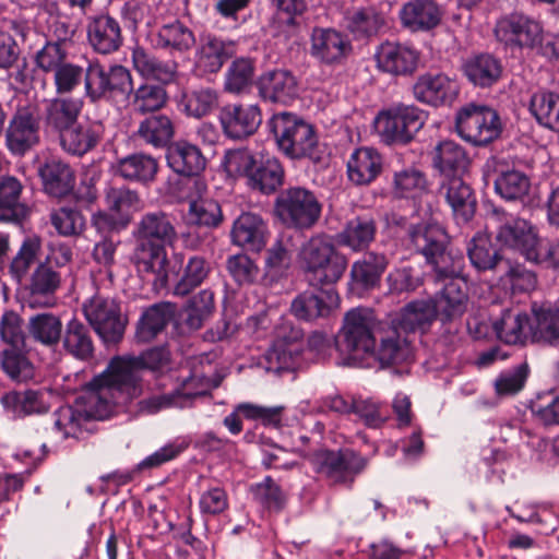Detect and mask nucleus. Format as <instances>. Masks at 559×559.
Segmentation results:
<instances>
[{
    "instance_id": "f257e3e1",
    "label": "nucleus",
    "mask_w": 559,
    "mask_h": 559,
    "mask_svg": "<svg viewBox=\"0 0 559 559\" xmlns=\"http://www.w3.org/2000/svg\"><path fill=\"white\" fill-rule=\"evenodd\" d=\"M134 262L143 272L153 273L156 283L166 287L171 277H177L182 266V254L167 255L166 247L173 246L178 234L175 218L164 211L144 213L134 224Z\"/></svg>"
},
{
    "instance_id": "f03ea898",
    "label": "nucleus",
    "mask_w": 559,
    "mask_h": 559,
    "mask_svg": "<svg viewBox=\"0 0 559 559\" xmlns=\"http://www.w3.org/2000/svg\"><path fill=\"white\" fill-rule=\"evenodd\" d=\"M122 407L102 374L95 377L86 391L72 405L59 407L53 413V427L63 439H79L87 431L93 419H105Z\"/></svg>"
},
{
    "instance_id": "7ed1b4c3",
    "label": "nucleus",
    "mask_w": 559,
    "mask_h": 559,
    "mask_svg": "<svg viewBox=\"0 0 559 559\" xmlns=\"http://www.w3.org/2000/svg\"><path fill=\"white\" fill-rule=\"evenodd\" d=\"M394 223L405 227L408 247L425 257L432 266L437 282L462 280L463 255L447 249L449 237L443 227L426 223L407 225L403 217Z\"/></svg>"
},
{
    "instance_id": "20e7f679",
    "label": "nucleus",
    "mask_w": 559,
    "mask_h": 559,
    "mask_svg": "<svg viewBox=\"0 0 559 559\" xmlns=\"http://www.w3.org/2000/svg\"><path fill=\"white\" fill-rule=\"evenodd\" d=\"M169 361L168 352L162 347L148 349L138 357H114L100 373L122 407L144 395L140 372L143 369L158 370Z\"/></svg>"
},
{
    "instance_id": "39448f33",
    "label": "nucleus",
    "mask_w": 559,
    "mask_h": 559,
    "mask_svg": "<svg viewBox=\"0 0 559 559\" xmlns=\"http://www.w3.org/2000/svg\"><path fill=\"white\" fill-rule=\"evenodd\" d=\"M377 325V319L370 309L355 308L346 312L336 344L352 364L370 366L369 356L376 344Z\"/></svg>"
},
{
    "instance_id": "423d86ee",
    "label": "nucleus",
    "mask_w": 559,
    "mask_h": 559,
    "mask_svg": "<svg viewBox=\"0 0 559 559\" xmlns=\"http://www.w3.org/2000/svg\"><path fill=\"white\" fill-rule=\"evenodd\" d=\"M269 127L277 148L290 159L317 158L318 135L312 124L295 114L273 115Z\"/></svg>"
},
{
    "instance_id": "0eeeda50",
    "label": "nucleus",
    "mask_w": 559,
    "mask_h": 559,
    "mask_svg": "<svg viewBox=\"0 0 559 559\" xmlns=\"http://www.w3.org/2000/svg\"><path fill=\"white\" fill-rule=\"evenodd\" d=\"M133 92L131 72L121 64L106 67L99 60L87 61L85 96L97 103L103 99L127 100Z\"/></svg>"
},
{
    "instance_id": "6e6552de",
    "label": "nucleus",
    "mask_w": 559,
    "mask_h": 559,
    "mask_svg": "<svg viewBox=\"0 0 559 559\" xmlns=\"http://www.w3.org/2000/svg\"><path fill=\"white\" fill-rule=\"evenodd\" d=\"M455 128L464 141L481 146L500 135L501 121L492 108L468 104L456 114Z\"/></svg>"
},
{
    "instance_id": "1a4fd4ad",
    "label": "nucleus",
    "mask_w": 559,
    "mask_h": 559,
    "mask_svg": "<svg viewBox=\"0 0 559 559\" xmlns=\"http://www.w3.org/2000/svg\"><path fill=\"white\" fill-rule=\"evenodd\" d=\"M427 120V112L414 105L399 104L381 111L377 126L381 136L389 143H408Z\"/></svg>"
},
{
    "instance_id": "9d476101",
    "label": "nucleus",
    "mask_w": 559,
    "mask_h": 559,
    "mask_svg": "<svg viewBox=\"0 0 559 559\" xmlns=\"http://www.w3.org/2000/svg\"><path fill=\"white\" fill-rule=\"evenodd\" d=\"M316 472L334 485L352 486L356 476L367 466L368 460L352 449L321 450L314 453Z\"/></svg>"
},
{
    "instance_id": "9b49d317",
    "label": "nucleus",
    "mask_w": 559,
    "mask_h": 559,
    "mask_svg": "<svg viewBox=\"0 0 559 559\" xmlns=\"http://www.w3.org/2000/svg\"><path fill=\"white\" fill-rule=\"evenodd\" d=\"M275 212L285 224L309 228L319 219L321 204L310 190L289 187L277 195Z\"/></svg>"
},
{
    "instance_id": "f8f14e48",
    "label": "nucleus",
    "mask_w": 559,
    "mask_h": 559,
    "mask_svg": "<svg viewBox=\"0 0 559 559\" xmlns=\"http://www.w3.org/2000/svg\"><path fill=\"white\" fill-rule=\"evenodd\" d=\"M86 320L106 343H118L126 330L127 319L122 317L116 300L102 295L93 296L83 306Z\"/></svg>"
},
{
    "instance_id": "ddd939ff",
    "label": "nucleus",
    "mask_w": 559,
    "mask_h": 559,
    "mask_svg": "<svg viewBox=\"0 0 559 559\" xmlns=\"http://www.w3.org/2000/svg\"><path fill=\"white\" fill-rule=\"evenodd\" d=\"M495 34L499 41L521 49H535L544 40L540 22L522 13H512L500 19L496 24Z\"/></svg>"
},
{
    "instance_id": "4468645a",
    "label": "nucleus",
    "mask_w": 559,
    "mask_h": 559,
    "mask_svg": "<svg viewBox=\"0 0 559 559\" xmlns=\"http://www.w3.org/2000/svg\"><path fill=\"white\" fill-rule=\"evenodd\" d=\"M353 46L348 36L335 28L316 27L310 36V55L319 63L338 67L352 55Z\"/></svg>"
},
{
    "instance_id": "2eb2a0df",
    "label": "nucleus",
    "mask_w": 559,
    "mask_h": 559,
    "mask_svg": "<svg viewBox=\"0 0 559 559\" xmlns=\"http://www.w3.org/2000/svg\"><path fill=\"white\" fill-rule=\"evenodd\" d=\"M106 204L109 213H99L94 217L98 228L123 229L131 221V212L141 209L138 193L127 188H109Z\"/></svg>"
},
{
    "instance_id": "dca6fc26",
    "label": "nucleus",
    "mask_w": 559,
    "mask_h": 559,
    "mask_svg": "<svg viewBox=\"0 0 559 559\" xmlns=\"http://www.w3.org/2000/svg\"><path fill=\"white\" fill-rule=\"evenodd\" d=\"M413 359V347L407 333L395 323L381 329L379 345L373 347L369 362L378 361L382 368L401 365Z\"/></svg>"
},
{
    "instance_id": "f3484780",
    "label": "nucleus",
    "mask_w": 559,
    "mask_h": 559,
    "mask_svg": "<svg viewBox=\"0 0 559 559\" xmlns=\"http://www.w3.org/2000/svg\"><path fill=\"white\" fill-rule=\"evenodd\" d=\"M225 135L242 140L257 132L262 122V112L257 104H227L219 112Z\"/></svg>"
},
{
    "instance_id": "a211bd4d",
    "label": "nucleus",
    "mask_w": 559,
    "mask_h": 559,
    "mask_svg": "<svg viewBox=\"0 0 559 559\" xmlns=\"http://www.w3.org/2000/svg\"><path fill=\"white\" fill-rule=\"evenodd\" d=\"M438 194L451 207L457 223H467L473 218L477 201L473 189L461 176L443 178Z\"/></svg>"
},
{
    "instance_id": "6ab92c4d",
    "label": "nucleus",
    "mask_w": 559,
    "mask_h": 559,
    "mask_svg": "<svg viewBox=\"0 0 559 559\" xmlns=\"http://www.w3.org/2000/svg\"><path fill=\"white\" fill-rule=\"evenodd\" d=\"M62 283V272L49 269L41 262L35 267L25 287L26 302L31 308H49L55 305V294Z\"/></svg>"
},
{
    "instance_id": "aec40b11",
    "label": "nucleus",
    "mask_w": 559,
    "mask_h": 559,
    "mask_svg": "<svg viewBox=\"0 0 559 559\" xmlns=\"http://www.w3.org/2000/svg\"><path fill=\"white\" fill-rule=\"evenodd\" d=\"M38 141V123L34 110L31 107L19 108L5 131L9 151L16 155H23Z\"/></svg>"
},
{
    "instance_id": "412c9836",
    "label": "nucleus",
    "mask_w": 559,
    "mask_h": 559,
    "mask_svg": "<svg viewBox=\"0 0 559 559\" xmlns=\"http://www.w3.org/2000/svg\"><path fill=\"white\" fill-rule=\"evenodd\" d=\"M236 53V43L205 34L200 37L194 55V66L201 73H216Z\"/></svg>"
},
{
    "instance_id": "4be33fe9",
    "label": "nucleus",
    "mask_w": 559,
    "mask_h": 559,
    "mask_svg": "<svg viewBox=\"0 0 559 559\" xmlns=\"http://www.w3.org/2000/svg\"><path fill=\"white\" fill-rule=\"evenodd\" d=\"M87 43L99 55H110L122 45L123 37L119 22L108 14L88 20L86 25Z\"/></svg>"
},
{
    "instance_id": "5701e85b",
    "label": "nucleus",
    "mask_w": 559,
    "mask_h": 559,
    "mask_svg": "<svg viewBox=\"0 0 559 559\" xmlns=\"http://www.w3.org/2000/svg\"><path fill=\"white\" fill-rule=\"evenodd\" d=\"M443 11L435 0H408L399 11L401 25L413 32H429L442 20Z\"/></svg>"
},
{
    "instance_id": "b1692460",
    "label": "nucleus",
    "mask_w": 559,
    "mask_h": 559,
    "mask_svg": "<svg viewBox=\"0 0 559 559\" xmlns=\"http://www.w3.org/2000/svg\"><path fill=\"white\" fill-rule=\"evenodd\" d=\"M104 133L105 127L99 120L76 122L71 129L62 132L60 144L69 154L83 156L99 144Z\"/></svg>"
},
{
    "instance_id": "393cba45",
    "label": "nucleus",
    "mask_w": 559,
    "mask_h": 559,
    "mask_svg": "<svg viewBox=\"0 0 559 559\" xmlns=\"http://www.w3.org/2000/svg\"><path fill=\"white\" fill-rule=\"evenodd\" d=\"M267 225L255 213L243 212L235 221L230 236L233 243L252 251H261L267 240Z\"/></svg>"
},
{
    "instance_id": "a878e982",
    "label": "nucleus",
    "mask_w": 559,
    "mask_h": 559,
    "mask_svg": "<svg viewBox=\"0 0 559 559\" xmlns=\"http://www.w3.org/2000/svg\"><path fill=\"white\" fill-rule=\"evenodd\" d=\"M497 240L519 250L528 261L536 258L539 239L534 227L523 218H511L502 224L497 231Z\"/></svg>"
},
{
    "instance_id": "bb28decb",
    "label": "nucleus",
    "mask_w": 559,
    "mask_h": 559,
    "mask_svg": "<svg viewBox=\"0 0 559 559\" xmlns=\"http://www.w3.org/2000/svg\"><path fill=\"white\" fill-rule=\"evenodd\" d=\"M414 97L431 106L453 102L459 93L457 85L444 74H425L413 86Z\"/></svg>"
},
{
    "instance_id": "cd10ccee",
    "label": "nucleus",
    "mask_w": 559,
    "mask_h": 559,
    "mask_svg": "<svg viewBox=\"0 0 559 559\" xmlns=\"http://www.w3.org/2000/svg\"><path fill=\"white\" fill-rule=\"evenodd\" d=\"M83 108V100L79 97H55L45 103L44 122L48 129H51L62 135L68 129H71L76 122Z\"/></svg>"
},
{
    "instance_id": "c85d7f7f",
    "label": "nucleus",
    "mask_w": 559,
    "mask_h": 559,
    "mask_svg": "<svg viewBox=\"0 0 559 559\" xmlns=\"http://www.w3.org/2000/svg\"><path fill=\"white\" fill-rule=\"evenodd\" d=\"M131 60L135 71L147 80L170 84L178 78V63L176 61L160 60L141 46H135L132 49Z\"/></svg>"
},
{
    "instance_id": "c756f323",
    "label": "nucleus",
    "mask_w": 559,
    "mask_h": 559,
    "mask_svg": "<svg viewBox=\"0 0 559 559\" xmlns=\"http://www.w3.org/2000/svg\"><path fill=\"white\" fill-rule=\"evenodd\" d=\"M378 68L384 72L401 75L413 73L417 67L416 50L399 43L385 41L376 52Z\"/></svg>"
},
{
    "instance_id": "7c9ffc66",
    "label": "nucleus",
    "mask_w": 559,
    "mask_h": 559,
    "mask_svg": "<svg viewBox=\"0 0 559 559\" xmlns=\"http://www.w3.org/2000/svg\"><path fill=\"white\" fill-rule=\"evenodd\" d=\"M467 302L466 284L462 280H452L445 283L432 300L437 316L442 322H451L461 318L467 309Z\"/></svg>"
},
{
    "instance_id": "2f4dec72",
    "label": "nucleus",
    "mask_w": 559,
    "mask_h": 559,
    "mask_svg": "<svg viewBox=\"0 0 559 559\" xmlns=\"http://www.w3.org/2000/svg\"><path fill=\"white\" fill-rule=\"evenodd\" d=\"M166 159L173 171L186 177H198L206 166V158L201 150L186 141L170 144L167 148Z\"/></svg>"
},
{
    "instance_id": "473e14b6",
    "label": "nucleus",
    "mask_w": 559,
    "mask_h": 559,
    "mask_svg": "<svg viewBox=\"0 0 559 559\" xmlns=\"http://www.w3.org/2000/svg\"><path fill=\"white\" fill-rule=\"evenodd\" d=\"M383 160L373 147H359L353 152L347 162V176L356 186H367L381 174Z\"/></svg>"
},
{
    "instance_id": "72a5a7b5",
    "label": "nucleus",
    "mask_w": 559,
    "mask_h": 559,
    "mask_svg": "<svg viewBox=\"0 0 559 559\" xmlns=\"http://www.w3.org/2000/svg\"><path fill=\"white\" fill-rule=\"evenodd\" d=\"M262 98L287 104L298 96L296 78L287 70H274L263 74L258 83Z\"/></svg>"
},
{
    "instance_id": "f704fd0d",
    "label": "nucleus",
    "mask_w": 559,
    "mask_h": 559,
    "mask_svg": "<svg viewBox=\"0 0 559 559\" xmlns=\"http://www.w3.org/2000/svg\"><path fill=\"white\" fill-rule=\"evenodd\" d=\"M44 190L53 198H63L71 193L75 176L71 167L60 159H49L38 168Z\"/></svg>"
},
{
    "instance_id": "c9c22d12",
    "label": "nucleus",
    "mask_w": 559,
    "mask_h": 559,
    "mask_svg": "<svg viewBox=\"0 0 559 559\" xmlns=\"http://www.w3.org/2000/svg\"><path fill=\"white\" fill-rule=\"evenodd\" d=\"M198 393L188 391H173L170 393L151 392L140 399L136 404L132 402L126 407H116V411H126L134 415H154L160 411L170 407H183L188 401L197 396Z\"/></svg>"
},
{
    "instance_id": "e433bc0d",
    "label": "nucleus",
    "mask_w": 559,
    "mask_h": 559,
    "mask_svg": "<svg viewBox=\"0 0 559 559\" xmlns=\"http://www.w3.org/2000/svg\"><path fill=\"white\" fill-rule=\"evenodd\" d=\"M154 46L171 55L186 53L195 45L193 32L180 21L164 24L153 35Z\"/></svg>"
},
{
    "instance_id": "4c0bfd02",
    "label": "nucleus",
    "mask_w": 559,
    "mask_h": 559,
    "mask_svg": "<svg viewBox=\"0 0 559 559\" xmlns=\"http://www.w3.org/2000/svg\"><path fill=\"white\" fill-rule=\"evenodd\" d=\"M431 159L433 167L443 178L460 176L469 163L465 150L451 140L438 143L431 153Z\"/></svg>"
},
{
    "instance_id": "58836bf2",
    "label": "nucleus",
    "mask_w": 559,
    "mask_h": 559,
    "mask_svg": "<svg viewBox=\"0 0 559 559\" xmlns=\"http://www.w3.org/2000/svg\"><path fill=\"white\" fill-rule=\"evenodd\" d=\"M377 233L376 221L370 216H357L349 219L337 235V242L353 251H361L370 246Z\"/></svg>"
},
{
    "instance_id": "ea45409f",
    "label": "nucleus",
    "mask_w": 559,
    "mask_h": 559,
    "mask_svg": "<svg viewBox=\"0 0 559 559\" xmlns=\"http://www.w3.org/2000/svg\"><path fill=\"white\" fill-rule=\"evenodd\" d=\"M1 404L16 417L44 414L49 409L45 394L37 390L10 391L2 395Z\"/></svg>"
},
{
    "instance_id": "a19ab883",
    "label": "nucleus",
    "mask_w": 559,
    "mask_h": 559,
    "mask_svg": "<svg viewBox=\"0 0 559 559\" xmlns=\"http://www.w3.org/2000/svg\"><path fill=\"white\" fill-rule=\"evenodd\" d=\"M531 326L532 320L526 313L508 309L493 322L492 330L506 344H518L531 336Z\"/></svg>"
},
{
    "instance_id": "79ce46f5",
    "label": "nucleus",
    "mask_w": 559,
    "mask_h": 559,
    "mask_svg": "<svg viewBox=\"0 0 559 559\" xmlns=\"http://www.w3.org/2000/svg\"><path fill=\"white\" fill-rule=\"evenodd\" d=\"M384 26V14L372 5L355 9L346 15V27L357 39L377 36Z\"/></svg>"
},
{
    "instance_id": "37998d69",
    "label": "nucleus",
    "mask_w": 559,
    "mask_h": 559,
    "mask_svg": "<svg viewBox=\"0 0 559 559\" xmlns=\"http://www.w3.org/2000/svg\"><path fill=\"white\" fill-rule=\"evenodd\" d=\"M116 170L126 180L148 183L157 175L158 162L151 155L136 153L121 158Z\"/></svg>"
},
{
    "instance_id": "c03bdc74",
    "label": "nucleus",
    "mask_w": 559,
    "mask_h": 559,
    "mask_svg": "<svg viewBox=\"0 0 559 559\" xmlns=\"http://www.w3.org/2000/svg\"><path fill=\"white\" fill-rule=\"evenodd\" d=\"M61 319L51 312H41L29 318L27 332L32 340L46 347H55L62 337Z\"/></svg>"
},
{
    "instance_id": "a18cd8bd",
    "label": "nucleus",
    "mask_w": 559,
    "mask_h": 559,
    "mask_svg": "<svg viewBox=\"0 0 559 559\" xmlns=\"http://www.w3.org/2000/svg\"><path fill=\"white\" fill-rule=\"evenodd\" d=\"M209 273V262L200 255H192L186 264L182 261V266L178 276L171 277L168 283L170 281H176L173 293L176 296L183 297L200 286L207 277Z\"/></svg>"
},
{
    "instance_id": "49530a36",
    "label": "nucleus",
    "mask_w": 559,
    "mask_h": 559,
    "mask_svg": "<svg viewBox=\"0 0 559 559\" xmlns=\"http://www.w3.org/2000/svg\"><path fill=\"white\" fill-rule=\"evenodd\" d=\"M388 265L389 260L385 254L369 251L353 263L350 275L362 287L371 288L378 285Z\"/></svg>"
},
{
    "instance_id": "de8ad7c7",
    "label": "nucleus",
    "mask_w": 559,
    "mask_h": 559,
    "mask_svg": "<svg viewBox=\"0 0 559 559\" xmlns=\"http://www.w3.org/2000/svg\"><path fill=\"white\" fill-rule=\"evenodd\" d=\"M63 348L80 360H87L93 356L94 343L91 331L76 318L71 319L66 325Z\"/></svg>"
},
{
    "instance_id": "09e8293b",
    "label": "nucleus",
    "mask_w": 559,
    "mask_h": 559,
    "mask_svg": "<svg viewBox=\"0 0 559 559\" xmlns=\"http://www.w3.org/2000/svg\"><path fill=\"white\" fill-rule=\"evenodd\" d=\"M466 250L471 264L477 271L501 267L504 261L493 247L490 237L480 231L468 241Z\"/></svg>"
},
{
    "instance_id": "8fccbe9b",
    "label": "nucleus",
    "mask_w": 559,
    "mask_h": 559,
    "mask_svg": "<svg viewBox=\"0 0 559 559\" xmlns=\"http://www.w3.org/2000/svg\"><path fill=\"white\" fill-rule=\"evenodd\" d=\"M437 317L432 300H414L401 310L396 325L405 333L417 330L424 331L429 328Z\"/></svg>"
},
{
    "instance_id": "3c124183",
    "label": "nucleus",
    "mask_w": 559,
    "mask_h": 559,
    "mask_svg": "<svg viewBox=\"0 0 559 559\" xmlns=\"http://www.w3.org/2000/svg\"><path fill=\"white\" fill-rule=\"evenodd\" d=\"M2 371L13 381L26 382L35 377V366L25 347H4L0 354Z\"/></svg>"
},
{
    "instance_id": "603ef678",
    "label": "nucleus",
    "mask_w": 559,
    "mask_h": 559,
    "mask_svg": "<svg viewBox=\"0 0 559 559\" xmlns=\"http://www.w3.org/2000/svg\"><path fill=\"white\" fill-rule=\"evenodd\" d=\"M284 169L275 157L266 158L254 165L247 181L248 186L262 193L270 194L283 185Z\"/></svg>"
},
{
    "instance_id": "864d4df0",
    "label": "nucleus",
    "mask_w": 559,
    "mask_h": 559,
    "mask_svg": "<svg viewBox=\"0 0 559 559\" xmlns=\"http://www.w3.org/2000/svg\"><path fill=\"white\" fill-rule=\"evenodd\" d=\"M174 314V307L169 302L153 305L146 309L138 323L136 338L147 343L164 330Z\"/></svg>"
},
{
    "instance_id": "5fc2aeb1",
    "label": "nucleus",
    "mask_w": 559,
    "mask_h": 559,
    "mask_svg": "<svg viewBox=\"0 0 559 559\" xmlns=\"http://www.w3.org/2000/svg\"><path fill=\"white\" fill-rule=\"evenodd\" d=\"M530 111L537 122L552 131H559V94L549 91L534 93Z\"/></svg>"
},
{
    "instance_id": "6e6d98bb",
    "label": "nucleus",
    "mask_w": 559,
    "mask_h": 559,
    "mask_svg": "<svg viewBox=\"0 0 559 559\" xmlns=\"http://www.w3.org/2000/svg\"><path fill=\"white\" fill-rule=\"evenodd\" d=\"M531 326L533 341L559 345V309L539 308L533 310Z\"/></svg>"
},
{
    "instance_id": "4d7b16f0",
    "label": "nucleus",
    "mask_w": 559,
    "mask_h": 559,
    "mask_svg": "<svg viewBox=\"0 0 559 559\" xmlns=\"http://www.w3.org/2000/svg\"><path fill=\"white\" fill-rule=\"evenodd\" d=\"M464 73L474 85L486 87L500 78L501 64L490 55H479L465 62Z\"/></svg>"
},
{
    "instance_id": "13d9d810",
    "label": "nucleus",
    "mask_w": 559,
    "mask_h": 559,
    "mask_svg": "<svg viewBox=\"0 0 559 559\" xmlns=\"http://www.w3.org/2000/svg\"><path fill=\"white\" fill-rule=\"evenodd\" d=\"M531 180L526 174L516 169L501 171L495 179V190L504 200H523L530 191Z\"/></svg>"
},
{
    "instance_id": "bf43d9fd",
    "label": "nucleus",
    "mask_w": 559,
    "mask_h": 559,
    "mask_svg": "<svg viewBox=\"0 0 559 559\" xmlns=\"http://www.w3.org/2000/svg\"><path fill=\"white\" fill-rule=\"evenodd\" d=\"M136 134L146 144L162 147L171 140L174 128L167 116H151L140 123Z\"/></svg>"
},
{
    "instance_id": "052dcab7",
    "label": "nucleus",
    "mask_w": 559,
    "mask_h": 559,
    "mask_svg": "<svg viewBox=\"0 0 559 559\" xmlns=\"http://www.w3.org/2000/svg\"><path fill=\"white\" fill-rule=\"evenodd\" d=\"M188 217L192 224L209 228L218 227L224 219L219 203L212 198L191 199Z\"/></svg>"
},
{
    "instance_id": "680f3d73",
    "label": "nucleus",
    "mask_w": 559,
    "mask_h": 559,
    "mask_svg": "<svg viewBox=\"0 0 559 559\" xmlns=\"http://www.w3.org/2000/svg\"><path fill=\"white\" fill-rule=\"evenodd\" d=\"M253 73L254 66L251 59L234 60L225 73L224 90L235 95L243 93L251 85Z\"/></svg>"
},
{
    "instance_id": "e2e57ef3",
    "label": "nucleus",
    "mask_w": 559,
    "mask_h": 559,
    "mask_svg": "<svg viewBox=\"0 0 559 559\" xmlns=\"http://www.w3.org/2000/svg\"><path fill=\"white\" fill-rule=\"evenodd\" d=\"M347 266L346 258L337 251L320 263L307 276V282L313 287H322L336 283L344 274Z\"/></svg>"
},
{
    "instance_id": "0e129e2a",
    "label": "nucleus",
    "mask_w": 559,
    "mask_h": 559,
    "mask_svg": "<svg viewBox=\"0 0 559 559\" xmlns=\"http://www.w3.org/2000/svg\"><path fill=\"white\" fill-rule=\"evenodd\" d=\"M336 252L335 247L324 237H312L300 251V263L305 276Z\"/></svg>"
},
{
    "instance_id": "69168bd1",
    "label": "nucleus",
    "mask_w": 559,
    "mask_h": 559,
    "mask_svg": "<svg viewBox=\"0 0 559 559\" xmlns=\"http://www.w3.org/2000/svg\"><path fill=\"white\" fill-rule=\"evenodd\" d=\"M503 275L500 281L504 286H509L512 293H527L536 286V275L525 265L506 260L502 263Z\"/></svg>"
},
{
    "instance_id": "338daca9",
    "label": "nucleus",
    "mask_w": 559,
    "mask_h": 559,
    "mask_svg": "<svg viewBox=\"0 0 559 559\" xmlns=\"http://www.w3.org/2000/svg\"><path fill=\"white\" fill-rule=\"evenodd\" d=\"M180 104L188 116L202 118L217 106V94L212 88L201 87L185 93Z\"/></svg>"
},
{
    "instance_id": "774afa93",
    "label": "nucleus",
    "mask_w": 559,
    "mask_h": 559,
    "mask_svg": "<svg viewBox=\"0 0 559 559\" xmlns=\"http://www.w3.org/2000/svg\"><path fill=\"white\" fill-rule=\"evenodd\" d=\"M132 106L135 111L146 114L160 109L167 100V92L160 85L144 83L133 88Z\"/></svg>"
}]
</instances>
